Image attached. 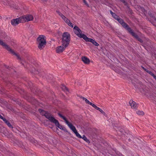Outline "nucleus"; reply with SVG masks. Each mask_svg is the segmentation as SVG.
<instances>
[{
	"label": "nucleus",
	"instance_id": "f257e3e1",
	"mask_svg": "<svg viewBox=\"0 0 156 156\" xmlns=\"http://www.w3.org/2000/svg\"><path fill=\"white\" fill-rule=\"evenodd\" d=\"M70 39V34L68 32L64 33L62 35V45L65 47H67L69 44Z\"/></svg>",
	"mask_w": 156,
	"mask_h": 156
},
{
	"label": "nucleus",
	"instance_id": "f03ea898",
	"mask_svg": "<svg viewBox=\"0 0 156 156\" xmlns=\"http://www.w3.org/2000/svg\"><path fill=\"white\" fill-rule=\"evenodd\" d=\"M45 38L44 35H40L37 38V41L38 44V47L40 50L43 48L46 44Z\"/></svg>",
	"mask_w": 156,
	"mask_h": 156
},
{
	"label": "nucleus",
	"instance_id": "7ed1b4c3",
	"mask_svg": "<svg viewBox=\"0 0 156 156\" xmlns=\"http://www.w3.org/2000/svg\"><path fill=\"white\" fill-rule=\"evenodd\" d=\"M0 45L3 47H4L8 51H9L11 54H13V55L16 56L17 58L18 59L21 61H24L23 58H20V56L17 53H15V51L12 49H11L8 45L6 44L5 43H4L1 40H0Z\"/></svg>",
	"mask_w": 156,
	"mask_h": 156
},
{
	"label": "nucleus",
	"instance_id": "20e7f679",
	"mask_svg": "<svg viewBox=\"0 0 156 156\" xmlns=\"http://www.w3.org/2000/svg\"><path fill=\"white\" fill-rule=\"evenodd\" d=\"M116 20L124 28H126L133 36L136 38H137L138 37V36L131 29L127 24L124 22L119 17Z\"/></svg>",
	"mask_w": 156,
	"mask_h": 156
},
{
	"label": "nucleus",
	"instance_id": "39448f33",
	"mask_svg": "<svg viewBox=\"0 0 156 156\" xmlns=\"http://www.w3.org/2000/svg\"><path fill=\"white\" fill-rule=\"evenodd\" d=\"M116 20L124 28H126L133 36L136 38H137L138 37V36L131 29L127 24L124 22L119 17Z\"/></svg>",
	"mask_w": 156,
	"mask_h": 156
},
{
	"label": "nucleus",
	"instance_id": "423d86ee",
	"mask_svg": "<svg viewBox=\"0 0 156 156\" xmlns=\"http://www.w3.org/2000/svg\"><path fill=\"white\" fill-rule=\"evenodd\" d=\"M38 111L42 115L44 116L51 122L55 118L51 113L47 111H45L41 108L39 109Z\"/></svg>",
	"mask_w": 156,
	"mask_h": 156
},
{
	"label": "nucleus",
	"instance_id": "0eeeda50",
	"mask_svg": "<svg viewBox=\"0 0 156 156\" xmlns=\"http://www.w3.org/2000/svg\"><path fill=\"white\" fill-rule=\"evenodd\" d=\"M23 18L20 16L19 18L12 19L11 21V24L13 26H16L20 23H23Z\"/></svg>",
	"mask_w": 156,
	"mask_h": 156
},
{
	"label": "nucleus",
	"instance_id": "6e6552de",
	"mask_svg": "<svg viewBox=\"0 0 156 156\" xmlns=\"http://www.w3.org/2000/svg\"><path fill=\"white\" fill-rule=\"evenodd\" d=\"M58 114L60 117L62 118L65 121V122L71 130L74 128V127H75V126L71 123L69 122L67 120V119L65 116H63L60 113H58Z\"/></svg>",
	"mask_w": 156,
	"mask_h": 156
},
{
	"label": "nucleus",
	"instance_id": "1a4fd4ad",
	"mask_svg": "<svg viewBox=\"0 0 156 156\" xmlns=\"http://www.w3.org/2000/svg\"><path fill=\"white\" fill-rule=\"evenodd\" d=\"M21 17L23 18V23L32 20L34 19L33 16L30 14H27L22 16Z\"/></svg>",
	"mask_w": 156,
	"mask_h": 156
},
{
	"label": "nucleus",
	"instance_id": "9d476101",
	"mask_svg": "<svg viewBox=\"0 0 156 156\" xmlns=\"http://www.w3.org/2000/svg\"><path fill=\"white\" fill-rule=\"evenodd\" d=\"M51 122L55 124V126L59 128L60 129H61L62 130L64 129L65 127L62 126V125H61L58 121L55 119V118L53 119L52 121Z\"/></svg>",
	"mask_w": 156,
	"mask_h": 156
},
{
	"label": "nucleus",
	"instance_id": "9b49d317",
	"mask_svg": "<svg viewBox=\"0 0 156 156\" xmlns=\"http://www.w3.org/2000/svg\"><path fill=\"white\" fill-rule=\"evenodd\" d=\"M2 119L10 128L12 129V130L14 131L15 129L16 130V129L15 128H14L12 126L11 124L9 121L5 118L3 117Z\"/></svg>",
	"mask_w": 156,
	"mask_h": 156
},
{
	"label": "nucleus",
	"instance_id": "f8f14e48",
	"mask_svg": "<svg viewBox=\"0 0 156 156\" xmlns=\"http://www.w3.org/2000/svg\"><path fill=\"white\" fill-rule=\"evenodd\" d=\"M73 31L75 34H76L78 37L79 36V34H82V31L81 30L76 26H75L73 28Z\"/></svg>",
	"mask_w": 156,
	"mask_h": 156
},
{
	"label": "nucleus",
	"instance_id": "ddd939ff",
	"mask_svg": "<svg viewBox=\"0 0 156 156\" xmlns=\"http://www.w3.org/2000/svg\"><path fill=\"white\" fill-rule=\"evenodd\" d=\"M129 104L131 106L132 108L136 109L138 107V105L133 100H130L129 102Z\"/></svg>",
	"mask_w": 156,
	"mask_h": 156
},
{
	"label": "nucleus",
	"instance_id": "4468645a",
	"mask_svg": "<svg viewBox=\"0 0 156 156\" xmlns=\"http://www.w3.org/2000/svg\"><path fill=\"white\" fill-rule=\"evenodd\" d=\"M66 48L63 46L58 47L56 48V52L58 53H61L65 50Z\"/></svg>",
	"mask_w": 156,
	"mask_h": 156
},
{
	"label": "nucleus",
	"instance_id": "2eb2a0df",
	"mask_svg": "<svg viewBox=\"0 0 156 156\" xmlns=\"http://www.w3.org/2000/svg\"><path fill=\"white\" fill-rule=\"evenodd\" d=\"M56 11L58 14L60 16L61 18L64 20L66 23H67V21H69V20L61 13L59 11L57 10Z\"/></svg>",
	"mask_w": 156,
	"mask_h": 156
},
{
	"label": "nucleus",
	"instance_id": "dca6fc26",
	"mask_svg": "<svg viewBox=\"0 0 156 156\" xmlns=\"http://www.w3.org/2000/svg\"><path fill=\"white\" fill-rule=\"evenodd\" d=\"M72 130L75 133L76 135V136L78 137V138H82V136H81L77 132L75 127H74Z\"/></svg>",
	"mask_w": 156,
	"mask_h": 156
},
{
	"label": "nucleus",
	"instance_id": "f3484780",
	"mask_svg": "<svg viewBox=\"0 0 156 156\" xmlns=\"http://www.w3.org/2000/svg\"><path fill=\"white\" fill-rule=\"evenodd\" d=\"M79 36L78 37H79L82 38L86 41H88V37H87L85 35L82 34H79Z\"/></svg>",
	"mask_w": 156,
	"mask_h": 156
},
{
	"label": "nucleus",
	"instance_id": "a211bd4d",
	"mask_svg": "<svg viewBox=\"0 0 156 156\" xmlns=\"http://www.w3.org/2000/svg\"><path fill=\"white\" fill-rule=\"evenodd\" d=\"M88 42H91L93 44L96 46H98L99 44L94 40L88 38Z\"/></svg>",
	"mask_w": 156,
	"mask_h": 156
},
{
	"label": "nucleus",
	"instance_id": "6ab92c4d",
	"mask_svg": "<svg viewBox=\"0 0 156 156\" xmlns=\"http://www.w3.org/2000/svg\"><path fill=\"white\" fill-rule=\"evenodd\" d=\"M82 61L85 64H88V58L85 56H82L81 57Z\"/></svg>",
	"mask_w": 156,
	"mask_h": 156
},
{
	"label": "nucleus",
	"instance_id": "aec40b11",
	"mask_svg": "<svg viewBox=\"0 0 156 156\" xmlns=\"http://www.w3.org/2000/svg\"><path fill=\"white\" fill-rule=\"evenodd\" d=\"M0 36L2 38H5L7 36V35L5 32L1 31L0 32Z\"/></svg>",
	"mask_w": 156,
	"mask_h": 156
},
{
	"label": "nucleus",
	"instance_id": "412c9836",
	"mask_svg": "<svg viewBox=\"0 0 156 156\" xmlns=\"http://www.w3.org/2000/svg\"><path fill=\"white\" fill-rule=\"evenodd\" d=\"M2 3L5 5H10L11 4L9 1L8 0H5V1H2Z\"/></svg>",
	"mask_w": 156,
	"mask_h": 156
},
{
	"label": "nucleus",
	"instance_id": "4be33fe9",
	"mask_svg": "<svg viewBox=\"0 0 156 156\" xmlns=\"http://www.w3.org/2000/svg\"><path fill=\"white\" fill-rule=\"evenodd\" d=\"M110 13L112 15V16L115 19L117 20L119 17L115 14L112 11H110Z\"/></svg>",
	"mask_w": 156,
	"mask_h": 156
},
{
	"label": "nucleus",
	"instance_id": "5701e85b",
	"mask_svg": "<svg viewBox=\"0 0 156 156\" xmlns=\"http://www.w3.org/2000/svg\"><path fill=\"white\" fill-rule=\"evenodd\" d=\"M16 143L17 145L20 147H21L22 148H23L24 147V146L23 145V144H22V142H20L19 141H16Z\"/></svg>",
	"mask_w": 156,
	"mask_h": 156
},
{
	"label": "nucleus",
	"instance_id": "b1692460",
	"mask_svg": "<svg viewBox=\"0 0 156 156\" xmlns=\"http://www.w3.org/2000/svg\"><path fill=\"white\" fill-rule=\"evenodd\" d=\"M20 136L23 137H24L25 136H27L26 134L25 133V132H23V131L22 130V131H20Z\"/></svg>",
	"mask_w": 156,
	"mask_h": 156
},
{
	"label": "nucleus",
	"instance_id": "393cba45",
	"mask_svg": "<svg viewBox=\"0 0 156 156\" xmlns=\"http://www.w3.org/2000/svg\"><path fill=\"white\" fill-rule=\"evenodd\" d=\"M62 88L64 91H69L68 89L64 85H62Z\"/></svg>",
	"mask_w": 156,
	"mask_h": 156
},
{
	"label": "nucleus",
	"instance_id": "a878e982",
	"mask_svg": "<svg viewBox=\"0 0 156 156\" xmlns=\"http://www.w3.org/2000/svg\"><path fill=\"white\" fill-rule=\"evenodd\" d=\"M96 109H97L99 111L103 114V115H105V112L101 109L99 108L97 106V107H96Z\"/></svg>",
	"mask_w": 156,
	"mask_h": 156
},
{
	"label": "nucleus",
	"instance_id": "bb28decb",
	"mask_svg": "<svg viewBox=\"0 0 156 156\" xmlns=\"http://www.w3.org/2000/svg\"><path fill=\"white\" fill-rule=\"evenodd\" d=\"M67 23L69 26L71 27H73V24L69 20V21H67V23Z\"/></svg>",
	"mask_w": 156,
	"mask_h": 156
},
{
	"label": "nucleus",
	"instance_id": "cd10ccee",
	"mask_svg": "<svg viewBox=\"0 0 156 156\" xmlns=\"http://www.w3.org/2000/svg\"><path fill=\"white\" fill-rule=\"evenodd\" d=\"M136 113L139 115H144V112L142 111H138L136 112Z\"/></svg>",
	"mask_w": 156,
	"mask_h": 156
},
{
	"label": "nucleus",
	"instance_id": "c85d7f7f",
	"mask_svg": "<svg viewBox=\"0 0 156 156\" xmlns=\"http://www.w3.org/2000/svg\"><path fill=\"white\" fill-rule=\"evenodd\" d=\"M88 104H89L91 105L94 108H96V107H97V106H96L94 104L92 103L91 102H90L89 101H88Z\"/></svg>",
	"mask_w": 156,
	"mask_h": 156
},
{
	"label": "nucleus",
	"instance_id": "c756f323",
	"mask_svg": "<svg viewBox=\"0 0 156 156\" xmlns=\"http://www.w3.org/2000/svg\"><path fill=\"white\" fill-rule=\"evenodd\" d=\"M79 97L80 98H82L83 101H85L87 103H88V100L87 98L81 96H79Z\"/></svg>",
	"mask_w": 156,
	"mask_h": 156
},
{
	"label": "nucleus",
	"instance_id": "7c9ffc66",
	"mask_svg": "<svg viewBox=\"0 0 156 156\" xmlns=\"http://www.w3.org/2000/svg\"><path fill=\"white\" fill-rule=\"evenodd\" d=\"M81 138L83 139L85 141L87 142H88V139L85 135H83V137H82Z\"/></svg>",
	"mask_w": 156,
	"mask_h": 156
},
{
	"label": "nucleus",
	"instance_id": "2f4dec72",
	"mask_svg": "<svg viewBox=\"0 0 156 156\" xmlns=\"http://www.w3.org/2000/svg\"><path fill=\"white\" fill-rule=\"evenodd\" d=\"M1 147H0V150L2 151V152H5V149L2 146L0 145Z\"/></svg>",
	"mask_w": 156,
	"mask_h": 156
},
{
	"label": "nucleus",
	"instance_id": "473e14b6",
	"mask_svg": "<svg viewBox=\"0 0 156 156\" xmlns=\"http://www.w3.org/2000/svg\"><path fill=\"white\" fill-rule=\"evenodd\" d=\"M9 155V156H18L17 155L15 154H14L12 153H10Z\"/></svg>",
	"mask_w": 156,
	"mask_h": 156
},
{
	"label": "nucleus",
	"instance_id": "72a5a7b5",
	"mask_svg": "<svg viewBox=\"0 0 156 156\" xmlns=\"http://www.w3.org/2000/svg\"><path fill=\"white\" fill-rule=\"evenodd\" d=\"M147 72L148 73H149L150 74H151L152 76H154V74L152 72H151V71H148L147 70Z\"/></svg>",
	"mask_w": 156,
	"mask_h": 156
},
{
	"label": "nucleus",
	"instance_id": "f704fd0d",
	"mask_svg": "<svg viewBox=\"0 0 156 156\" xmlns=\"http://www.w3.org/2000/svg\"><path fill=\"white\" fill-rule=\"evenodd\" d=\"M5 67L6 68L8 69V70H6V71H8V70H10V69H9V66H6V65H5Z\"/></svg>",
	"mask_w": 156,
	"mask_h": 156
},
{
	"label": "nucleus",
	"instance_id": "c9c22d12",
	"mask_svg": "<svg viewBox=\"0 0 156 156\" xmlns=\"http://www.w3.org/2000/svg\"><path fill=\"white\" fill-rule=\"evenodd\" d=\"M63 130H64L65 132H67L69 133V134H70V133H69V132H68V131H67V129H66V128L65 127L64 128V129Z\"/></svg>",
	"mask_w": 156,
	"mask_h": 156
},
{
	"label": "nucleus",
	"instance_id": "e433bc0d",
	"mask_svg": "<svg viewBox=\"0 0 156 156\" xmlns=\"http://www.w3.org/2000/svg\"><path fill=\"white\" fill-rule=\"evenodd\" d=\"M140 9L141 11H142L143 12H144L145 11V9L143 8V7H140Z\"/></svg>",
	"mask_w": 156,
	"mask_h": 156
},
{
	"label": "nucleus",
	"instance_id": "4c0bfd02",
	"mask_svg": "<svg viewBox=\"0 0 156 156\" xmlns=\"http://www.w3.org/2000/svg\"><path fill=\"white\" fill-rule=\"evenodd\" d=\"M83 2L86 5H87L88 4H87V2L85 0H84L83 1Z\"/></svg>",
	"mask_w": 156,
	"mask_h": 156
},
{
	"label": "nucleus",
	"instance_id": "58836bf2",
	"mask_svg": "<svg viewBox=\"0 0 156 156\" xmlns=\"http://www.w3.org/2000/svg\"><path fill=\"white\" fill-rule=\"evenodd\" d=\"M3 117L0 114V118L2 119Z\"/></svg>",
	"mask_w": 156,
	"mask_h": 156
},
{
	"label": "nucleus",
	"instance_id": "ea45409f",
	"mask_svg": "<svg viewBox=\"0 0 156 156\" xmlns=\"http://www.w3.org/2000/svg\"><path fill=\"white\" fill-rule=\"evenodd\" d=\"M153 77L154 78V79H155L156 80V76L154 75V76Z\"/></svg>",
	"mask_w": 156,
	"mask_h": 156
},
{
	"label": "nucleus",
	"instance_id": "a19ab883",
	"mask_svg": "<svg viewBox=\"0 0 156 156\" xmlns=\"http://www.w3.org/2000/svg\"><path fill=\"white\" fill-rule=\"evenodd\" d=\"M21 63L23 65H24V63L22 62H21Z\"/></svg>",
	"mask_w": 156,
	"mask_h": 156
},
{
	"label": "nucleus",
	"instance_id": "79ce46f5",
	"mask_svg": "<svg viewBox=\"0 0 156 156\" xmlns=\"http://www.w3.org/2000/svg\"><path fill=\"white\" fill-rule=\"evenodd\" d=\"M122 1L123 3H125V1L124 0H122Z\"/></svg>",
	"mask_w": 156,
	"mask_h": 156
},
{
	"label": "nucleus",
	"instance_id": "37998d69",
	"mask_svg": "<svg viewBox=\"0 0 156 156\" xmlns=\"http://www.w3.org/2000/svg\"><path fill=\"white\" fill-rule=\"evenodd\" d=\"M143 69L145 70H146V69L145 68H144V67H143Z\"/></svg>",
	"mask_w": 156,
	"mask_h": 156
},
{
	"label": "nucleus",
	"instance_id": "c03bdc74",
	"mask_svg": "<svg viewBox=\"0 0 156 156\" xmlns=\"http://www.w3.org/2000/svg\"><path fill=\"white\" fill-rule=\"evenodd\" d=\"M4 72H3L2 71V74H3V73H4Z\"/></svg>",
	"mask_w": 156,
	"mask_h": 156
},
{
	"label": "nucleus",
	"instance_id": "a18cd8bd",
	"mask_svg": "<svg viewBox=\"0 0 156 156\" xmlns=\"http://www.w3.org/2000/svg\"><path fill=\"white\" fill-rule=\"evenodd\" d=\"M88 63H89L90 62V60L89 59L88 60Z\"/></svg>",
	"mask_w": 156,
	"mask_h": 156
},
{
	"label": "nucleus",
	"instance_id": "49530a36",
	"mask_svg": "<svg viewBox=\"0 0 156 156\" xmlns=\"http://www.w3.org/2000/svg\"><path fill=\"white\" fill-rule=\"evenodd\" d=\"M49 76H51V75H49Z\"/></svg>",
	"mask_w": 156,
	"mask_h": 156
},
{
	"label": "nucleus",
	"instance_id": "de8ad7c7",
	"mask_svg": "<svg viewBox=\"0 0 156 156\" xmlns=\"http://www.w3.org/2000/svg\"><path fill=\"white\" fill-rule=\"evenodd\" d=\"M90 143V142H89V141H88V143Z\"/></svg>",
	"mask_w": 156,
	"mask_h": 156
},
{
	"label": "nucleus",
	"instance_id": "09e8293b",
	"mask_svg": "<svg viewBox=\"0 0 156 156\" xmlns=\"http://www.w3.org/2000/svg\"><path fill=\"white\" fill-rule=\"evenodd\" d=\"M155 20H156V19H155Z\"/></svg>",
	"mask_w": 156,
	"mask_h": 156
},
{
	"label": "nucleus",
	"instance_id": "8fccbe9b",
	"mask_svg": "<svg viewBox=\"0 0 156 156\" xmlns=\"http://www.w3.org/2000/svg\"><path fill=\"white\" fill-rule=\"evenodd\" d=\"M83 0V1L84 0Z\"/></svg>",
	"mask_w": 156,
	"mask_h": 156
},
{
	"label": "nucleus",
	"instance_id": "3c124183",
	"mask_svg": "<svg viewBox=\"0 0 156 156\" xmlns=\"http://www.w3.org/2000/svg\"><path fill=\"white\" fill-rule=\"evenodd\" d=\"M83 0V1L84 0Z\"/></svg>",
	"mask_w": 156,
	"mask_h": 156
}]
</instances>
